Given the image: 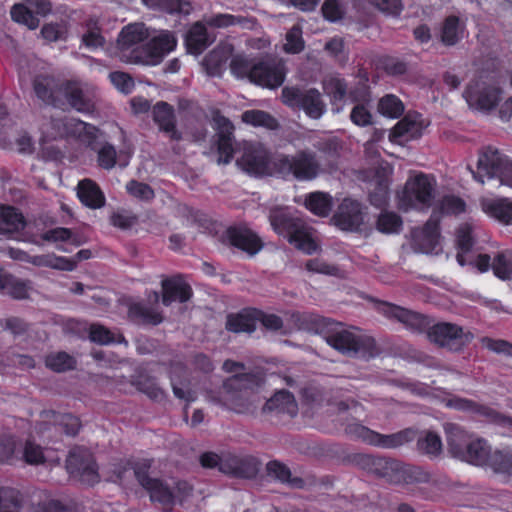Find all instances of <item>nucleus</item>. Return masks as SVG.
<instances>
[{"instance_id":"f257e3e1","label":"nucleus","mask_w":512,"mask_h":512,"mask_svg":"<svg viewBox=\"0 0 512 512\" xmlns=\"http://www.w3.org/2000/svg\"><path fill=\"white\" fill-rule=\"evenodd\" d=\"M358 464L363 470L383 478L391 484L436 485V482L432 481L430 472L423 467L405 464L392 458L363 454L359 456Z\"/></svg>"},{"instance_id":"aec40b11","label":"nucleus","mask_w":512,"mask_h":512,"mask_svg":"<svg viewBox=\"0 0 512 512\" xmlns=\"http://www.w3.org/2000/svg\"><path fill=\"white\" fill-rule=\"evenodd\" d=\"M260 461L251 455L224 456L221 463V472L225 475L240 479H253L260 470Z\"/></svg>"},{"instance_id":"37998d69","label":"nucleus","mask_w":512,"mask_h":512,"mask_svg":"<svg viewBox=\"0 0 512 512\" xmlns=\"http://www.w3.org/2000/svg\"><path fill=\"white\" fill-rule=\"evenodd\" d=\"M465 25L461 23L460 18L456 15H450L443 21L441 28V42L445 46H454L462 38Z\"/></svg>"},{"instance_id":"a18cd8bd","label":"nucleus","mask_w":512,"mask_h":512,"mask_svg":"<svg viewBox=\"0 0 512 512\" xmlns=\"http://www.w3.org/2000/svg\"><path fill=\"white\" fill-rule=\"evenodd\" d=\"M89 339L91 342L100 345H109L112 343L121 344L127 343L123 334L113 333L104 325L93 323L89 327Z\"/></svg>"},{"instance_id":"423d86ee","label":"nucleus","mask_w":512,"mask_h":512,"mask_svg":"<svg viewBox=\"0 0 512 512\" xmlns=\"http://www.w3.org/2000/svg\"><path fill=\"white\" fill-rule=\"evenodd\" d=\"M472 175L481 184L485 178L498 179L502 185L512 188V161L498 149L488 146L480 153L477 171H472Z\"/></svg>"},{"instance_id":"4d7b16f0","label":"nucleus","mask_w":512,"mask_h":512,"mask_svg":"<svg viewBox=\"0 0 512 512\" xmlns=\"http://www.w3.org/2000/svg\"><path fill=\"white\" fill-rule=\"evenodd\" d=\"M268 475L273 476L281 483H289L294 486H299L303 481L301 478H292L290 469L283 463L272 460L266 465Z\"/></svg>"},{"instance_id":"c85d7f7f","label":"nucleus","mask_w":512,"mask_h":512,"mask_svg":"<svg viewBox=\"0 0 512 512\" xmlns=\"http://www.w3.org/2000/svg\"><path fill=\"white\" fill-rule=\"evenodd\" d=\"M60 83L52 75L39 74L32 81L33 91L36 97L47 105L60 106V99L56 95Z\"/></svg>"},{"instance_id":"9d476101","label":"nucleus","mask_w":512,"mask_h":512,"mask_svg":"<svg viewBox=\"0 0 512 512\" xmlns=\"http://www.w3.org/2000/svg\"><path fill=\"white\" fill-rule=\"evenodd\" d=\"M433 200V184L427 175L420 173L406 182L400 197V206L405 211H427Z\"/></svg>"},{"instance_id":"bb28decb","label":"nucleus","mask_w":512,"mask_h":512,"mask_svg":"<svg viewBox=\"0 0 512 512\" xmlns=\"http://www.w3.org/2000/svg\"><path fill=\"white\" fill-rule=\"evenodd\" d=\"M153 121L160 131L167 133L174 141H180L182 134L176 128V116L174 107L165 102L159 101L153 106Z\"/></svg>"},{"instance_id":"f8f14e48","label":"nucleus","mask_w":512,"mask_h":512,"mask_svg":"<svg viewBox=\"0 0 512 512\" xmlns=\"http://www.w3.org/2000/svg\"><path fill=\"white\" fill-rule=\"evenodd\" d=\"M219 242L229 248L244 252L249 257L258 254L264 247L259 235L246 225H230L219 236Z\"/></svg>"},{"instance_id":"de8ad7c7","label":"nucleus","mask_w":512,"mask_h":512,"mask_svg":"<svg viewBox=\"0 0 512 512\" xmlns=\"http://www.w3.org/2000/svg\"><path fill=\"white\" fill-rule=\"evenodd\" d=\"M486 465L496 473L512 475V449L507 447L491 451Z\"/></svg>"},{"instance_id":"20e7f679","label":"nucleus","mask_w":512,"mask_h":512,"mask_svg":"<svg viewBox=\"0 0 512 512\" xmlns=\"http://www.w3.org/2000/svg\"><path fill=\"white\" fill-rule=\"evenodd\" d=\"M263 374L261 372L236 373L223 382V405L236 413L250 411L252 390L261 386Z\"/></svg>"},{"instance_id":"69168bd1","label":"nucleus","mask_w":512,"mask_h":512,"mask_svg":"<svg viewBox=\"0 0 512 512\" xmlns=\"http://www.w3.org/2000/svg\"><path fill=\"white\" fill-rule=\"evenodd\" d=\"M439 210L444 215H460L466 210L465 201L454 195H446L439 204Z\"/></svg>"},{"instance_id":"bf43d9fd","label":"nucleus","mask_w":512,"mask_h":512,"mask_svg":"<svg viewBox=\"0 0 512 512\" xmlns=\"http://www.w3.org/2000/svg\"><path fill=\"white\" fill-rule=\"evenodd\" d=\"M421 126L416 121L408 117H404L393 127L391 135L394 138H417L421 136Z\"/></svg>"},{"instance_id":"a19ab883","label":"nucleus","mask_w":512,"mask_h":512,"mask_svg":"<svg viewBox=\"0 0 512 512\" xmlns=\"http://www.w3.org/2000/svg\"><path fill=\"white\" fill-rule=\"evenodd\" d=\"M305 207L314 215L327 217L333 207V199L329 193L315 191L305 198Z\"/></svg>"},{"instance_id":"6e6552de","label":"nucleus","mask_w":512,"mask_h":512,"mask_svg":"<svg viewBox=\"0 0 512 512\" xmlns=\"http://www.w3.org/2000/svg\"><path fill=\"white\" fill-rule=\"evenodd\" d=\"M474 338L470 330H465L452 322L443 321L432 324L428 332V340L431 343L454 353L462 352Z\"/></svg>"},{"instance_id":"4be33fe9","label":"nucleus","mask_w":512,"mask_h":512,"mask_svg":"<svg viewBox=\"0 0 512 512\" xmlns=\"http://www.w3.org/2000/svg\"><path fill=\"white\" fill-rule=\"evenodd\" d=\"M58 93H61L67 104L80 113H91L95 108L93 100L82 89L80 82L65 80L60 83Z\"/></svg>"},{"instance_id":"79ce46f5","label":"nucleus","mask_w":512,"mask_h":512,"mask_svg":"<svg viewBox=\"0 0 512 512\" xmlns=\"http://www.w3.org/2000/svg\"><path fill=\"white\" fill-rule=\"evenodd\" d=\"M270 223L277 234L289 238L302 221L283 211H273L270 214Z\"/></svg>"},{"instance_id":"49530a36","label":"nucleus","mask_w":512,"mask_h":512,"mask_svg":"<svg viewBox=\"0 0 512 512\" xmlns=\"http://www.w3.org/2000/svg\"><path fill=\"white\" fill-rule=\"evenodd\" d=\"M45 366L53 372L62 373L76 368V359L65 351L52 352L46 355Z\"/></svg>"},{"instance_id":"a878e982","label":"nucleus","mask_w":512,"mask_h":512,"mask_svg":"<svg viewBox=\"0 0 512 512\" xmlns=\"http://www.w3.org/2000/svg\"><path fill=\"white\" fill-rule=\"evenodd\" d=\"M214 40V36L209 34L206 25L201 21H197L187 30L184 37V44L189 54L198 56L202 54Z\"/></svg>"},{"instance_id":"603ef678","label":"nucleus","mask_w":512,"mask_h":512,"mask_svg":"<svg viewBox=\"0 0 512 512\" xmlns=\"http://www.w3.org/2000/svg\"><path fill=\"white\" fill-rule=\"evenodd\" d=\"M323 88L332 104L343 102L347 96L348 85L344 78L330 77L323 82Z\"/></svg>"},{"instance_id":"680f3d73","label":"nucleus","mask_w":512,"mask_h":512,"mask_svg":"<svg viewBox=\"0 0 512 512\" xmlns=\"http://www.w3.org/2000/svg\"><path fill=\"white\" fill-rule=\"evenodd\" d=\"M474 245V238L472 235V228L469 225H464L457 231L456 246L459 252L457 254V261L459 264L464 265V258L462 254L470 252Z\"/></svg>"},{"instance_id":"39448f33","label":"nucleus","mask_w":512,"mask_h":512,"mask_svg":"<svg viewBox=\"0 0 512 512\" xmlns=\"http://www.w3.org/2000/svg\"><path fill=\"white\" fill-rule=\"evenodd\" d=\"M344 431L352 440L381 449L400 448L414 441L416 436L414 428H405L392 434H381L359 422L348 423Z\"/></svg>"},{"instance_id":"c03bdc74","label":"nucleus","mask_w":512,"mask_h":512,"mask_svg":"<svg viewBox=\"0 0 512 512\" xmlns=\"http://www.w3.org/2000/svg\"><path fill=\"white\" fill-rule=\"evenodd\" d=\"M142 2L150 9L168 14L188 15L192 9L188 0H142Z\"/></svg>"},{"instance_id":"f704fd0d","label":"nucleus","mask_w":512,"mask_h":512,"mask_svg":"<svg viewBox=\"0 0 512 512\" xmlns=\"http://www.w3.org/2000/svg\"><path fill=\"white\" fill-rule=\"evenodd\" d=\"M77 196L83 205L91 209H99L105 205V196L100 187L88 178L79 181Z\"/></svg>"},{"instance_id":"f3484780","label":"nucleus","mask_w":512,"mask_h":512,"mask_svg":"<svg viewBox=\"0 0 512 512\" xmlns=\"http://www.w3.org/2000/svg\"><path fill=\"white\" fill-rule=\"evenodd\" d=\"M449 404L457 410L468 411L480 415L486 418L488 422L506 429L509 436L512 435V417L509 415L503 414L488 405L480 404L465 398L451 399Z\"/></svg>"},{"instance_id":"6ab92c4d","label":"nucleus","mask_w":512,"mask_h":512,"mask_svg":"<svg viewBox=\"0 0 512 512\" xmlns=\"http://www.w3.org/2000/svg\"><path fill=\"white\" fill-rule=\"evenodd\" d=\"M237 165L246 173L255 176H275L274 158L269 152L262 148L247 149Z\"/></svg>"},{"instance_id":"0e129e2a","label":"nucleus","mask_w":512,"mask_h":512,"mask_svg":"<svg viewBox=\"0 0 512 512\" xmlns=\"http://www.w3.org/2000/svg\"><path fill=\"white\" fill-rule=\"evenodd\" d=\"M126 190L132 197L145 202H150L155 197L154 190L149 184L134 179L126 184Z\"/></svg>"},{"instance_id":"b1692460","label":"nucleus","mask_w":512,"mask_h":512,"mask_svg":"<svg viewBox=\"0 0 512 512\" xmlns=\"http://www.w3.org/2000/svg\"><path fill=\"white\" fill-rule=\"evenodd\" d=\"M161 287L162 304L164 306H169L175 301L185 303L193 296V290L185 281L182 274H177L163 279Z\"/></svg>"},{"instance_id":"dca6fc26","label":"nucleus","mask_w":512,"mask_h":512,"mask_svg":"<svg viewBox=\"0 0 512 512\" xmlns=\"http://www.w3.org/2000/svg\"><path fill=\"white\" fill-rule=\"evenodd\" d=\"M286 73V66L282 61H259L252 66L250 81L256 85L274 89L283 84Z\"/></svg>"},{"instance_id":"2f4dec72","label":"nucleus","mask_w":512,"mask_h":512,"mask_svg":"<svg viewBox=\"0 0 512 512\" xmlns=\"http://www.w3.org/2000/svg\"><path fill=\"white\" fill-rule=\"evenodd\" d=\"M256 324L255 308H244L237 313H229L226 316L225 329L236 334H251L256 330Z\"/></svg>"},{"instance_id":"2eb2a0df","label":"nucleus","mask_w":512,"mask_h":512,"mask_svg":"<svg viewBox=\"0 0 512 512\" xmlns=\"http://www.w3.org/2000/svg\"><path fill=\"white\" fill-rule=\"evenodd\" d=\"M501 94L502 90L498 86L475 82L466 87L463 96L469 107L489 112L497 107Z\"/></svg>"},{"instance_id":"ea45409f","label":"nucleus","mask_w":512,"mask_h":512,"mask_svg":"<svg viewBox=\"0 0 512 512\" xmlns=\"http://www.w3.org/2000/svg\"><path fill=\"white\" fill-rule=\"evenodd\" d=\"M483 210L503 224H512V201L497 198L483 203Z\"/></svg>"},{"instance_id":"e433bc0d","label":"nucleus","mask_w":512,"mask_h":512,"mask_svg":"<svg viewBox=\"0 0 512 512\" xmlns=\"http://www.w3.org/2000/svg\"><path fill=\"white\" fill-rule=\"evenodd\" d=\"M491 451V446L486 439L476 437L471 440L460 460L483 466L489 461Z\"/></svg>"},{"instance_id":"c756f323","label":"nucleus","mask_w":512,"mask_h":512,"mask_svg":"<svg viewBox=\"0 0 512 512\" xmlns=\"http://www.w3.org/2000/svg\"><path fill=\"white\" fill-rule=\"evenodd\" d=\"M440 236V219L435 215V212H433L421 230L414 233L415 241L426 253L436 249L439 245Z\"/></svg>"},{"instance_id":"13d9d810","label":"nucleus","mask_w":512,"mask_h":512,"mask_svg":"<svg viewBox=\"0 0 512 512\" xmlns=\"http://www.w3.org/2000/svg\"><path fill=\"white\" fill-rule=\"evenodd\" d=\"M403 225L402 218L395 212L385 211L377 218L376 228L385 234L398 233Z\"/></svg>"},{"instance_id":"09e8293b","label":"nucleus","mask_w":512,"mask_h":512,"mask_svg":"<svg viewBox=\"0 0 512 512\" xmlns=\"http://www.w3.org/2000/svg\"><path fill=\"white\" fill-rule=\"evenodd\" d=\"M132 385L151 400L160 401L164 397V391L157 385L154 377L147 374H139L131 381Z\"/></svg>"},{"instance_id":"6e6d98bb","label":"nucleus","mask_w":512,"mask_h":512,"mask_svg":"<svg viewBox=\"0 0 512 512\" xmlns=\"http://www.w3.org/2000/svg\"><path fill=\"white\" fill-rule=\"evenodd\" d=\"M378 110L384 116L397 119L404 112V104L396 95L387 94L379 100Z\"/></svg>"},{"instance_id":"a211bd4d","label":"nucleus","mask_w":512,"mask_h":512,"mask_svg":"<svg viewBox=\"0 0 512 512\" xmlns=\"http://www.w3.org/2000/svg\"><path fill=\"white\" fill-rule=\"evenodd\" d=\"M363 206L357 200L345 198L333 215L334 224L343 231L359 232L364 225Z\"/></svg>"},{"instance_id":"8fccbe9b","label":"nucleus","mask_w":512,"mask_h":512,"mask_svg":"<svg viewBox=\"0 0 512 512\" xmlns=\"http://www.w3.org/2000/svg\"><path fill=\"white\" fill-rule=\"evenodd\" d=\"M30 289L28 281L20 280L7 273L1 292L14 299L23 300L29 297Z\"/></svg>"},{"instance_id":"9b49d317","label":"nucleus","mask_w":512,"mask_h":512,"mask_svg":"<svg viewBox=\"0 0 512 512\" xmlns=\"http://www.w3.org/2000/svg\"><path fill=\"white\" fill-rule=\"evenodd\" d=\"M375 310L385 318L397 321L415 333H426L432 327V319L422 313L407 309L391 302L375 300Z\"/></svg>"},{"instance_id":"393cba45","label":"nucleus","mask_w":512,"mask_h":512,"mask_svg":"<svg viewBox=\"0 0 512 512\" xmlns=\"http://www.w3.org/2000/svg\"><path fill=\"white\" fill-rule=\"evenodd\" d=\"M291 321L298 330L325 338L333 320L314 313L296 311L291 314Z\"/></svg>"},{"instance_id":"e2e57ef3","label":"nucleus","mask_w":512,"mask_h":512,"mask_svg":"<svg viewBox=\"0 0 512 512\" xmlns=\"http://www.w3.org/2000/svg\"><path fill=\"white\" fill-rule=\"evenodd\" d=\"M112 85L122 94H131L135 88L133 77L123 71H113L108 76Z\"/></svg>"},{"instance_id":"0eeeda50","label":"nucleus","mask_w":512,"mask_h":512,"mask_svg":"<svg viewBox=\"0 0 512 512\" xmlns=\"http://www.w3.org/2000/svg\"><path fill=\"white\" fill-rule=\"evenodd\" d=\"M177 43L175 32L161 30L157 35L148 38L144 44L134 48L127 57V63L157 64L176 49Z\"/></svg>"},{"instance_id":"774afa93","label":"nucleus","mask_w":512,"mask_h":512,"mask_svg":"<svg viewBox=\"0 0 512 512\" xmlns=\"http://www.w3.org/2000/svg\"><path fill=\"white\" fill-rule=\"evenodd\" d=\"M351 122L358 127H367L374 123L373 115L365 104H356L350 112Z\"/></svg>"},{"instance_id":"72a5a7b5","label":"nucleus","mask_w":512,"mask_h":512,"mask_svg":"<svg viewBox=\"0 0 512 512\" xmlns=\"http://www.w3.org/2000/svg\"><path fill=\"white\" fill-rule=\"evenodd\" d=\"M127 316L133 324L143 326H157L163 321L161 312L142 302L131 303L128 307Z\"/></svg>"},{"instance_id":"338daca9","label":"nucleus","mask_w":512,"mask_h":512,"mask_svg":"<svg viewBox=\"0 0 512 512\" xmlns=\"http://www.w3.org/2000/svg\"><path fill=\"white\" fill-rule=\"evenodd\" d=\"M305 43L302 37V31L299 27H293L286 34V43L284 50L287 53L298 54L304 50Z\"/></svg>"},{"instance_id":"1a4fd4ad","label":"nucleus","mask_w":512,"mask_h":512,"mask_svg":"<svg viewBox=\"0 0 512 512\" xmlns=\"http://www.w3.org/2000/svg\"><path fill=\"white\" fill-rule=\"evenodd\" d=\"M281 98L286 106L303 110L311 119H319L326 112V104L316 88L303 90L296 86H286L282 89Z\"/></svg>"},{"instance_id":"ddd939ff","label":"nucleus","mask_w":512,"mask_h":512,"mask_svg":"<svg viewBox=\"0 0 512 512\" xmlns=\"http://www.w3.org/2000/svg\"><path fill=\"white\" fill-rule=\"evenodd\" d=\"M68 473L82 483L94 485L99 482L98 465L93 454L86 448H73L66 459Z\"/></svg>"},{"instance_id":"c9c22d12","label":"nucleus","mask_w":512,"mask_h":512,"mask_svg":"<svg viewBox=\"0 0 512 512\" xmlns=\"http://www.w3.org/2000/svg\"><path fill=\"white\" fill-rule=\"evenodd\" d=\"M22 212L11 205H0V234L19 233L26 227Z\"/></svg>"},{"instance_id":"3c124183","label":"nucleus","mask_w":512,"mask_h":512,"mask_svg":"<svg viewBox=\"0 0 512 512\" xmlns=\"http://www.w3.org/2000/svg\"><path fill=\"white\" fill-rule=\"evenodd\" d=\"M11 19L18 23L27 26L30 30H35L39 26V19L30 9L23 3H16L10 10Z\"/></svg>"},{"instance_id":"58836bf2","label":"nucleus","mask_w":512,"mask_h":512,"mask_svg":"<svg viewBox=\"0 0 512 512\" xmlns=\"http://www.w3.org/2000/svg\"><path fill=\"white\" fill-rule=\"evenodd\" d=\"M86 32L81 37V43L86 48L96 50L102 48L105 43V37L102 35V28L99 20L95 17H89L83 22Z\"/></svg>"},{"instance_id":"7c9ffc66","label":"nucleus","mask_w":512,"mask_h":512,"mask_svg":"<svg viewBox=\"0 0 512 512\" xmlns=\"http://www.w3.org/2000/svg\"><path fill=\"white\" fill-rule=\"evenodd\" d=\"M144 490L148 493L150 501L160 504L164 512H170L175 505L176 493L163 479H154Z\"/></svg>"},{"instance_id":"5fc2aeb1","label":"nucleus","mask_w":512,"mask_h":512,"mask_svg":"<svg viewBox=\"0 0 512 512\" xmlns=\"http://www.w3.org/2000/svg\"><path fill=\"white\" fill-rule=\"evenodd\" d=\"M289 242L295 245L296 248L302 250L307 254H313L318 246L311 234L307 231L302 223L294 233L288 238Z\"/></svg>"},{"instance_id":"412c9836","label":"nucleus","mask_w":512,"mask_h":512,"mask_svg":"<svg viewBox=\"0 0 512 512\" xmlns=\"http://www.w3.org/2000/svg\"><path fill=\"white\" fill-rule=\"evenodd\" d=\"M216 125L217 133V153L218 163L229 164L234 157V126L232 122L225 116L216 114L213 118Z\"/></svg>"},{"instance_id":"7ed1b4c3","label":"nucleus","mask_w":512,"mask_h":512,"mask_svg":"<svg viewBox=\"0 0 512 512\" xmlns=\"http://www.w3.org/2000/svg\"><path fill=\"white\" fill-rule=\"evenodd\" d=\"M321 172L317 155L310 150H298L293 155L279 154L274 157L275 176L285 180L293 178L297 181H312Z\"/></svg>"},{"instance_id":"cd10ccee","label":"nucleus","mask_w":512,"mask_h":512,"mask_svg":"<svg viewBox=\"0 0 512 512\" xmlns=\"http://www.w3.org/2000/svg\"><path fill=\"white\" fill-rule=\"evenodd\" d=\"M264 413L276 416L287 415L292 418L298 413V405L294 395L288 390H280L274 393L263 406Z\"/></svg>"},{"instance_id":"4c0bfd02","label":"nucleus","mask_w":512,"mask_h":512,"mask_svg":"<svg viewBox=\"0 0 512 512\" xmlns=\"http://www.w3.org/2000/svg\"><path fill=\"white\" fill-rule=\"evenodd\" d=\"M416 432L417 430L414 429ZM417 438L416 447L417 451L427 456L429 459L438 458L443 450L441 437L433 431H425L419 437L415 436L414 440Z\"/></svg>"},{"instance_id":"4468645a","label":"nucleus","mask_w":512,"mask_h":512,"mask_svg":"<svg viewBox=\"0 0 512 512\" xmlns=\"http://www.w3.org/2000/svg\"><path fill=\"white\" fill-rule=\"evenodd\" d=\"M52 128L58 130L61 137H75L92 150L96 149L99 129L82 120L69 117L53 118Z\"/></svg>"},{"instance_id":"f03ea898","label":"nucleus","mask_w":512,"mask_h":512,"mask_svg":"<svg viewBox=\"0 0 512 512\" xmlns=\"http://www.w3.org/2000/svg\"><path fill=\"white\" fill-rule=\"evenodd\" d=\"M324 340L331 348L351 358L370 360L380 353L372 336L345 329L343 323L335 320L332 321Z\"/></svg>"},{"instance_id":"5701e85b","label":"nucleus","mask_w":512,"mask_h":512,"mask_svg":"<svg viewBox=\"0 0 512 512\" xmlns=\"http://www.w3.org/2000/svg\"><path fill=\"white\" fill-rule=\"evenodd\" d=\"M149 36L148 28L144 23H130L121 29L117 38V46L125 62H127L130 52L144 44Z\"/></svg>"},{"instance_id":"473e14b6","label":"nucleus","mask_w":512,"mask_h":512,"mask_svg":"<svg viewBox=\"0 0 512 512\" xmlns=\"http://www.w3.org/2000/svg\"><path fill=\"white\" fill-rule=\"evenodd\" d=\"M444 429L449 452L453 457L460 459L464 455V451L473 439V436L462 426L455 423H447Z\"/></svg>"},{"instance_id":"864d4df0","label":"nucleus","mask_w":512,"mask_h":512,"mask_svg":"<svg viewBox=\"0 0 512 512\" xmlns=\"http://www.w3.org/2000/svg\"><path fill=\"white\" fill-rule=\"evenodd\" d=\"M23 497L19 490L11 487H0V512H19Z\"/></svg>"},{"instance_id":"052dcab7","label":"nucleus","mask_w":512,"mask_h":512,"mask_svg":"<svg viewBox=\"0 0 512 512\" xmlns=\"http://www.w3.org/2000/svg\"><path fill=\"white\" fill-rule=\"evenodd\" d=\"M242 121L254 127L273 129L276 126L275 118L262 110H247L242 114Z\"/></svg>"}]
</instances>
